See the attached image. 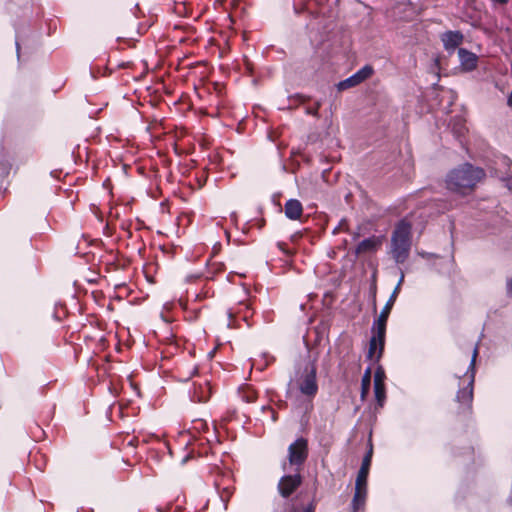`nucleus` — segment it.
Listing matches in <instances>:
<instances>
[{
	"instance_id": "obj_1",
	"label": "nucleus",
	"mask_w": 512,
	"mask_h": 512,
	"mask_svg": "<svg viewBox=\"0 0 512 512\" xmlns=\"http://www.w3.org/2000/svg\"><path fill=\"white\" fill-rule=\"evenodd\" d=\"M414 226L413 216L399 221L391 235L389 254L396 263H404L410 254L411 230Z\"/></svg>"
},
{
	"instance_id": "obj_2",
	"label": "nucleus",
	"mask_w": 512,
	"mask_h": 512,
	"mask_svg": "<svg viewBox=\"0 0 512 512\" xmlns=\"http://www.w3.org/2000/svg\"><path fill=\"white\" fill-rule=\"evenodd\" d=\"M484 176L485 173L481 168L464 164L447 175L446 183L450 190L463 192L466 189H473Z\"/></svg>"
},
{
	"instance_id": "obj_3",
	"label": "nucleus",
	"mask_w": 512,
	"mask_h": 512,
	"mask_svg": "<svg viewBox=\"0 0 512 512\" xmlns=\"http://www.w3.org/2000/svg\"><path fill=\"white\" fill-rule=\"evenodd\" d=\"M307 458V441L303 438L297 439L289 446L288 462L282 465L284 472H300L303 463Z\"/></svg>"
},
{
	"instance_id": "obj_4",
	"label": "nucleus",
	"mask_w": 512,
	"mask_h": 512,
	"mask_svg": "<svg viewBox=\"0 0 512 512\" xmlns=\"http://www.w3.org/2000/svg\"><path fill=\"white\" fill-rule=\"evenodd\" d=\"M296 384L302 394L313 397L318 391L316 381V367L314 364H308L303 372L296 379Z\"/></svg>"
},
{
	"instance_id": "obj_5",
	"label": "nucleus",
	"mask_w": 512,
	"mask_h": 512,
	"mask_svg": "<svg viewBox=\"0 0 512 512\" xmlns=\"http://www.w3.org/2000/svg\"><path fill=\"white\" fill-rule=\"evenodd\" d=\"M373 336L370 340L368 357L372 361H378L382 356L385 345L386 330L380 332L379 328H372Z\"/></svg>"
},
{
	"instance_id": "obj_6",
	"label": "nucleus",
	"mask_w": 512,
	"mask_h": 512,
	"mask_svg": "<svg viewBox=\"0 0 512 512\" xmlns=\"http://www.w3.org/2000/svg\"><path fill=\"white\" fill-rule=\"evenodd\" d=\"M279 481L278 489L283 497H287L294 492V490L301 483L300 472H286Z\"/></svg>"
},
{
	"instance_id": "obj_7",
	"label": "nucleus",
	"mask_w": 512,
	"mask_h": 512,
	"mask_svg": "<svg viewBox=\"0 0 512 512\" xmlns=\"http://www.w3.org/2000/svg\"><path fill=\"white\" fill-rule=\"evenodd\" d=\"M373 74V68L369 65L364 66L358 72H356L351 77L341 81L338 84L339 90H346L348 88L354 87L368 79Z\"/></svg>"
},
{
	"instance_id": "obj_8",
	"label": "nucleus",
	"mask_w": 512,
	"mask_h": 512,
	"mask_svg": "<svg viewBox=\"0 0 512 512\" xmlns=\"http://www.w3.org/2000/svg\"><path fill=\"white\" fill-rule=\"evenodd\" d=\"M478 356V348L477 346L473 350L472 359L470 362L471 374L469 376L468 386L458 392L457 398L462 403H470L473 396V382H474V366L476 362V358Z\"/></svg>"
},
{
	"instance_id": "obj_9",
	"label": "nucleus",
	"mask_w": 512,
	"mask_h": 512,
	"mask_svg": "<svg viewBox=\"0 0 512 512\" xmlns=\"http://www.w3.org/2000/svg\"><path fill=\"white\" fill-rule=\"evenodd\" d=\"M367 484L355 483V492L351 503L352 512H359L365 507Z\"/></svg>"
},
{
	"instance_id": "obj_10",
	"label": "nucleus",
	"mask_w": 512,
	"mask_h": 512,
	"mask_svg": "<svg viewBox=\"0 0 512 512\" xmlns=\"http://www.w3.org/2000/svg\"><path fill=\"white\" fill-rule=\"evenodd\" d=\"M372 454H373V449H372V445H370L368 452L366 453V455L363 458L361 468H360L357 478H356V483L367 484V478H368L369 469H370V465H371Z\"/></svg>"
},
{
	"instance_id": "obj_11",
	"label": "nucleus",
	"mask_w": 512,
	"mask_h": 512,
	"mask_svg": "<svg viewBox=\"0 0 512 512\" xmlns=\"http://www.w3.org/2000/svg\"><path fill=\"white\" fill-rule=\"evenodd\" d=\"M458 56L464 70L471 71L476 68L478 59L474 53L461 48L458 50Z\"/></svg>"
},
{
	"instance_id": "obj_12",
	"label": "nucleus",
	"mask_w": 512,
	"mask_h": 512,
	"mask_svg": "<svg viewBox=\"0 0 512 512\" xmlns=\"http://www.w3.org/2000/svg\"><path fill=\"white\" fill-rule=\"evenodd\" d=\"M463 41V35L460 32L449 31L442 35V42L447 50L455 49Z\"/></svg>"
},
{
	"instance_id": "obj_13",
	"label": "nucleus",
	"mask_w": 512,
	"mask_h": 512,
	"mask_svg": "<svg viewBox=\"0 0 512 512\" xmlns=\"http://www.w3.org/2000/svg\"><path fill=\"white\" fill-rule=\"evenodd\" d=\"M302 212H303L302 204L298 200L291 199L286 202L285 215L289 219H292V220L299 219L300 216L302 215Z\"/></svg>"
},
{
	"instance_id": "obj_14",
	"label": "nucleus",
	"mask_w": 512,
	"mask_h": 512,
	"mask_svg": "<svg viewBox=\"0 0 512 512\" xmlns=\"http://www.w3.org/2000/svg\"><path fill=\"white\" fill-rule=\"evenodd\" d=\"M381 244V241L377 237H371L363 240L359 243L356 249L357 254L369 253L375 251Z\"/></svg>"
},
{
	"instance_id": "obj_15",
	"label": "nucleus",
	"mask_w": 512,
	"mask_h": 512,
	"mask_svg": "<svg viewBox=\"0 0 512 512\" xmlns=\"http://www.w3.org/2000/svg\"><path fill=\"white\" fill-rule=\"evenodd\" d=\"M392 307L393 305L387 302L383 307L378 318L374 321L373 327L379 328L380 332H382V330H386L387 319L389 317Z\"/></svg>"
},
{
	"instance_id": "obj_16",
	"label": "nucleus",
	"mask_w": 512,
	"mask_h": 512,
	"mask_svg": "<svg viewBox=\"0 0 512 512\" xmlns=\"http://www.w3.org/2000/svg\"><path fill=\"white\" fill-rule=\"evenodd\" d=\"M374 393L378 406L382 407L386 399L385 386H374Z\"/></svg>"
},
{
	"instance_id": "obj_17",
	"label": "nucleus",
	"mask_w": 512,
	"mask_h": 512,
	"mask_svg": "<svg viewBox=\"0 0 512 512\" xmlns=\"http://www.w3.org/2000/svg\"><path fill=\"white\" fill-rule=\"evenodd\" d=\"M370 382H371V370L367 369L362 378V393H361L362 398H364L368 394L369 388H370Z\"/></svg>"
},
{
	"instance_id": "obj_18",
	"label": "nucleus",
	"mask_w": 512,
	"mask_h": 512,
	"mask_svg": "<svg viewBox=\"0 0 512 512\" xmlns=\"http://www.w3.org/2000/svg\"><path fill=\"white\" fill-rule=\"evenodd\" d=\"M241 393L243 400H245L248 403L254 402L255 399L257 398L256 392L250 387L243 388Z\"/></svg>"
},
{
	"instance_id": "obj_19",
	"label": "nucleus",
	"mask_w": 512,
	"mask_h": 512,
	"mask_svg": "<svg viewBox=\"0 0 512 512\" xmlns=\"http://www.w3.org/2000/svg\"><path fill=\"white\" fill-rule=\"evenodd\" d=\"M385 373L382 368H377L374 373V386H385L384 385Z\"/></svg>"
},
{
	"instance_id": "obj_20",
	"label": "nucleus",
	"mask_w": 512,
	"mask_h": 512,
	"mask_svg": "<svg viewBox=\"0 0 512 512\" xmlns=\"http://www.w3.org/2000/svg\"><path fill=\"white\" fill-rule=\"evenodd\" d=\"M231 494L232 491L228 487L223 488L222 492L220 493V497L225 504L230 498Z\"/></svg>"
},
{
	"instance_id": "obj_21",
	"label": "nucleus",
	"mask_w": 512,
	"mask_h": 512,
	"mask_svg": "<svg viewBox=\"0 0 512 512\" xmlns=\"http://www.w3.org/2000/svg\"><path fill=\"white\" fill-rule=\"evenodd\" d=\"M506 187L512 192V170L510 174L504 179Z\"/></svg>"
},
{
	"instance_id": "obj_22",
	"label": "nucleus",
	"mask_w": 512,
	"mask_h": 512,
	"mask_svg": "<svg viewBox=\"0 0 512 512\" xmlns=\"http://www.w3.org/2000/svg\"><path fill=\"white\" fill-rule=\"evenodd\" d=\"M403 281H404V273H403V272H401L400 279H399V281H398V283H397L396 287L394 288L393 292H396V293H398V294H399V292H400V288H401V285H402Z\"/></svg>"
},
{
	"instance_id": "obj_23",
	"label": "nucleus",
	"mask_w": 512,
	"mask_h": 512,
	"mask_svg": "<svg viewBox=\"0 0 512 512\" xmlns=\"http://www.w3.org/2000/svg\"><path fill=\"white\" fill-rule=\"evenodd\" d=\"M506 289H507V294L509 296H512V278L507 280V282H506Z\"/></svg>"
},
{
	"instance_id": "obj_24",
	"label": "nucleus",
	"mask_w": 512,
	"mask_h": 512,
	"mask_svg": "<svg viewBox=\"0 0 512 512\" xmlns=\"http://www.w3.org/2000/svg\"><path fill=\"white\" fill-rule=\"evenodd\" d=\"M398 296V293L396 292H392L390 298L388 299V303H391L392 305H394L395 301H396V298Z\"/></svg>"
},
{
	"instance_id": "obj_25",
	"label": "nucleus",
	"mask_w": 512,
	"mask_h": 512,
	"mask_svg": "<svg viewBox=\"0 0 512 512\" xmlns=\"http://www.w3.org/2000/svg\"><path fill=\"white\" fill-rule=\"evenodd\" d=\"M207 390L209 391V388L207 387ZM209 398V393L207 395H199L197 396V399L199 402H205Z\"/></svg>"
},
{
	"instance_id": "obj_26",
	"label": "nucleus",
	"mask_w": 512,
	"mask_h": 512,
	"mask_svg": "<svg viewBox=\"0 0 512 512\" xmlns=\"http://www.w3.org/2000/svg\"><path fill=\"white\" fill-rule=\"evenodd\" d=\"M508 105H509L510 107H512V90H511V93H510V95H509V97H508Z\"/></svg>"
},
{
	"instance_id": "obj_27",
	"label": "nucleus",
	"mask_w": 512,
	"mask_h": 512,
	"mask_svg": "<svg viewBox=\"0 0 512 512\" xmlns=\"http://www.w3.org/2000/svg\"><path fill=\"white\" fill-rule=\"evenodd\" d=\"M5 171H6V166H3L2 168H0V174L5 173Z\"/></svg>"
},
{
	"instance_id": "obj_28",
	"label": "nucleus",
	"mask_w": 512,
	"mask_h": 512,
	"mask_svg": "<svg viewBox=\"0 0 512 512\" xmlns=\"http://www.w3.org/2000/svg\"><path fill=\"white\" fill-rule=\"evenodd\" d=\"M197 424H199V426H196V428H200V427H202V426H204V425H205V424H204L203 422H201V421H198V422H197Z\"/></svg>"
},
{
	"instance_id": "obj_29",
	"label": "nucleus",
	"mask_w": 512,
	"mask_h": 512,
	"mask_svg": "<svg viewBox=\"0 0 512 512\" xmlns=\"http://www.w3.org/2000/svg\"><path fill=\"white\" fill-rule=\"evenodd\" d=\"M422 257H427L429 254L428 253H419Z\"/></svg>"
}]
</instances>
